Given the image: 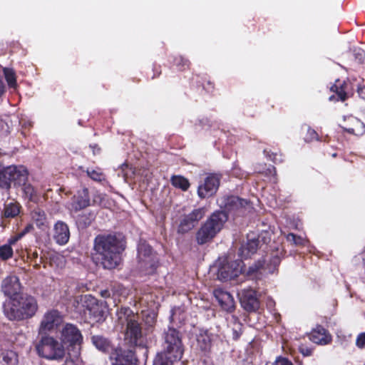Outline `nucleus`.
I'll use <instances>...</instances> for the list:
<instances>
[{
    "mask_svg": "<svg viewBox=\"0 0 365 365\" xmlns=\"http://www.w3.org/2000/svg\"><path fill=\"white\" fill-rule=\"evenodd\" d=\"M125 247V237L120 232L99 234L93 240L91 259L105 269H115L122 262Z\"/></svg>",
    "mask_w": 365,
    "mask_h": 365,
    "instance_id": "f03ea898",
    "label": "nucleus"
},
{
    "mask_svg": "<svg viewBox=\"0 0 365 365\" xmlns=\"http://www.w3.org/2000/svg\"><path fill=\"white\" fill-rule=\"evenodd\" d=\"M286 240L295 246H304L305 245V240L303 237L292 232L286 235Z\"/></svg>",
    "mask_w": 365,
    "mask_h": 365,
    "instance_id": "58836bf2",
    "label": "nucleus"
},
{
    "mask_svg": "<svg viewBox=\"0 0 365 365\" xmlns=\"http://www.w3.org/2000/svg\"><path fill=\"white\" fill-rule=\"evenodd\" d=\"M272 169L275 171V168L274 166L272 167Z\"/></svg>",
    "mask_w": 365,
    "mask_h": 365,
    "instance_id": "e2e57ef3",
    "label": "nucleus"
},
{
    "mask_svg": "<svg viewBox=\"0 0 365 365\" xmlns=\"http://www.w3.org/2000/svg\"><path fill=\"white\" fill-rule=\"evenodd\" d=\"M135 352L118 346L109 355L110 365H135Z\"/></svg>",
    "mask_w": 365,
    "mask_h": 365,
    "instance_id": "2eb2a0df",
    "label": "nucleus"
},
{
    "mask_svg": "<svg viewBox=\"0 0 365 365\" xmlns=\"http://www.w3.org/2000/svg\"><path fill=\"white\" fill-rule=\"evenodd\" d=\"M359 95L364 99H365V88H358Z\"/></svg>",
    "mask_w": 365,
    "mask_h": 365,
    "instance_id": "13d9d810",
    "label": "nucleus"
},
{
    "mask_svg": "<svg viewBox=\"0 0 365 365\" xmlns=\"http://www.w3.org/2000/svg\"><path fill=\"white\" fill-rule=\"evenodd\" d=\"M183 334L178 329L168 327L162 334L161 350L153 359V365H174L185 353Z\"/></svg>",
    "mask_w": 365,
    "mask_h": 365,
    "instance_id": "7ed1b4c3",
    "label": "nucleus"
},
{
    "mask_svg": "<svg viewBox=\"0 0 365 365\" xmlns=\"http://www.w3.org/2000/svg\"><path fill=\"white\" fill-rule=\"evenodd\" d=\"M281 262L280 258L277 256H273L270 258L268 263L265 262V270L268 273L272 274L277 269Z\"/></svg>",
    "mask_w": 365,
    "mask_h": 365,
    "instance_id": "4c0bfd02",
    "label": "nucleus"
},
{
    "mask_svg": "<svg viewBox=\"0 0 365 365\" xmlns=\"http://www.w3.org/2000/svg\"><path fill=\"white\" fill-rule=\"evenodd\" d=\"M268 156L269 159L274 163L282 162L281 155H279L277 153H272L271 154H268Z\"/></svg>",
    "mask_w": 365,
    "mask_h": 365,
    "instance_id": "864d4df0",
    "label": "nucleus"
},
{
    "mask_svg": "<svg viewBox=\"0 0 365 365\" xmlns=\"http://www.w3.org/2000/svg\"><path fill=\"white\" fill-rule=\"evenodd\" d=\"M14 251L9 245H4L0 246V259L6 261L13 257Z\"/></svg>",
    "mask_w": 365,
    "mask_h": 365,
    "instance_id": "ea45409f",
    "label": "nucleus"
},
{
    "mask_svg": "<svg viewBox=\"0 0 365 365\" xmlns=\"http://www.w3.org/2000/svg\"><path fill=\"white\" fill-rule=\"evenodd\" d=\"M13 166L0 165V188L9 192L13 183Z\"/></svg>",
    "mask_w": 365,
    "mask_h": 365,
    "instance_id": "393cba45",
    "label": "nucleus"
},
{
    "mask_svg": "<svg viewBox=\"0 0 365 365\" xmlns=\"http://www.w3.org/2000/svg\"><path fill=\"white\" fill-rule=\"evenodd\" d=\"M300 352L304 355V356H310L312 353V349H309V348H307V347H301L300 348Z\"/></svg>",
    "mask_w": 365,
    "mask_h": 365,
    "instance_id": "4d7b16f0",
    "label": "nucleus"
},
{
    "mask_svg": "<svg viewBox=\"0 0 365 365\" xmlns=\"http://www.w3.org/2000/svg\"><path fill=\"white\" fill-rule=\"evenodd\" d=\"M213 294L221 309L228 313H232L235 309V303L231 294L222 288L214 290Z\"/></svg>",
    "mask_w": 365,
    "mask_h": 365,
    "instance_id": "6ab92c4d",
    "label": "nucleus"
},
{
    "mask_svg": "<svg viewBox=\"0 0 365 365\" xmlns=\"http://www.w3.org/2000/svg\"><path fill=\"white\" fill-rule=\"evenodd\" d=\"M27 257L30 260L35 263L34 267L36 268H38L39 267V264L42 262V257H41L39 263H37L36 260L38 257V254L37 250L35 249L34 250H27Z\"/></svg>",
    "mask_w": 365,
    "mask_h": 365,
    "instance_id": "c03bdc74",
    "label": "nucleus"
},
{
    "mask_svg": "<svg viewBox=\"0 0 365 365\" xmlns=\"http://www.w3.org/2000/svg\"><path fill=\"white\" fill-rule=\"evenodd\" d=\"M53 238L59 245H65L68 242L70 230L66 222L58 220L54 224Z\"/></svg>",
    "mask_w": 365,
    "mask_h": 365,
    "instance_id": "4be33fe9",
    "label": "nucleus"
},
{
    "mask_svg": "<svg viewBox=\"0 0 365 365\" xmlns=\"http://www.w3.org/2000/svg\"><path fill=\"white\" fill-rule=\"evenodd\" d=\"M90 148L92 149L93 155L98 154L101 152V148L98 144L90 145Z\"/></svg>",
    "mask_w": 365,
    "mask_h": 365,
    "instance_id": "6e6d98bb",
    "label": "nucleus"
},
{
    "mask_svg": "<svg viewBox=\"0 0 365 365\" xmlns=\"http://www.w3.org/2000/svg\"><path fill=\"white\" fill-rule=\"evenodd\" d=\"M2 365H17L19 363L18 354L11 350H6L1 354Z\"/></svg>",
    "mask_w": 365,
    "mask_h": 365,
    "instance_id": "2f4dec72",
    "label": "nucleus"
},
{
    "mask_svg": "<svg viewBox=\"0 0 365 365\" xmlns=\"http://www.w3.org/2000/svg\"><path fill=\"white\" fill-rule=\"evenodd\" d=\"M212 341L207 334H200L197 338V346L201 351L207 353L210 351Z\"/></svg>",
    "mask_w": 365,
    "mask_h": 365,
    "instance_id": "72a5a7b5",
    "label": "nucleus"
},
{
    "mask_svg": "<svg viewBox=\"0 0 365 365\" xmlns=\"http://www.w3.org/2000/svg\"><path fill=\"white\" fill-rule=\"evenodd\" d=\"M0 131L3 135H8L11 132L8 123L3 120H0Z\"/></svg>",
    "mask_w": 365,
    "mask_h": 365,
    "instance_id": "8fccbe9b",
    "label": "nucleus"
},
{
    "mask_svg": "<svg viewBox=\"0 0 365 365\" xmlns=\"http://www.w3.org/2000/svg\"><path fill=\"white\" fill-rule=\"evenodd\" d=\"M334 98H335L334 96H331L329 97V100L330 101H332Z\"/></svg>",
    "mask_w": 365,
    "mask_h": 365,
    "instance_id": "680f3d73",
    "label": "nucleus"
},
{
    "mask_svg": "<svg viewBox=\"0 0 365 365\" xmlns=\"http://www.w3.org/2000/svg\"><path fill=\"white\" fill-rule=\"evenodd\" d=\"M170 182L173 186L182 191L188 190L190 187L188 179L182 175H173L170 178Z\"/></svg>",
    "mask_w": 365,
    "mask_h": 365,
    "instance_id": "473e14b6",
    "label": "nucleus"
},
{
    "mask_svg": "<svg viewBox=\"0 0 365 365\" xmlns=\"http://www.w3.org/2000/svg\"><path fill=\"white\" fill-rule=\"evenodd\" d=\"M22 238V236L19 233H17L16 235L14 236H11L9 240H8V243L7 245H9L10 247H11V245H15L20 239Z\"/></svg>",
    "mask_w": 365,
    "mask_h": 365,
    "instance_id": "3c124183",
    "label": "nucleus"
},
{
    "mask_svg": "<svg viewBox=\"0 0 365 365\" xmlns=\"http://www.w3.org/2000/svg\"><path fill=\"white\" fill-rule=\"evenodd\" d=\"M61 343L67 346L81 345L83 336L79 329L74 324L67 323L61 331Z\"/></svg>",
    "mask_w": 365,
    "mask_h": 365,
    "instance_id": "f8f14e48",
    "label": "nucleus"
},
{
    "mask_svg": "<svg viewBox=\"0 0 365 365\" xmlns=\"http://www.w3.org/2000/svg\"><path fill=\"white\" fill-rule=\"evenodd\" d=\"M205 214L206 209L205 207H202L195 208L188 214L184 215L178 225V232L182 235L187 233L198 225Z\"/></svg>",
    "mask_w": 365,
    "mask_h": 365,
    "instance_id": "9d476101",
    "label": "nucleus"
},
{
    "mask_svg": "<svg viewBox=\"0 0 365 365\" xmlns=\"http://www.w3.org/2000/svg\"><path fill=\"white\" fill-rule=\"evenodd\" d=\"M91 205V200L88 189L83 187L73 197L71 206L76 211H80Z\"/></svg>",
    "mask_w": 365,
    "mask_h": 365,
    "instance_id": "5701e85b",
    "label": "nucleus"
},
{
    "mask_svg": "<svg viewBox=\"0 0 365 365\" xmlns=\"http://www.w3.org/2000/svg\"><path fill=\"white\" fill-rule=\"evenodd\" d=\"M318 134L312 128H308L306 136L304 137V140L306 142H311L314 140H317Z\"/></svg>",
    "mask_w": 365,
    "mask_h": 365,
    "instance_id": "a18cd8bd",
    "label": "nucleus"
},
{
    "mask_svg": "<svg viewBox=\"0 0 365 365\" xmlns=\"http://www.w3.org/2000/svg\"><path fill=\"white\" fill-rule=\"evenodd\" d=\"M242 261H231L223 265L219 269V277L222 280L234 279L243 272L241 266Z\"/></svg>",
    "mask_w": 365,
    "mask_h": 365,
    "instance_id": "dca6fc26",
    "label": "nucleus"
},
{
    "mask_svg": "<svg viewBox=\"0 0 365 365\" xmlns=\"http://www.w3.org/2000/svg\"><path fill=\"white\" fill-rule=\"evenodd\" d=\"M13 166V184L15 187H19L21 185H24L26 182L29 181V172L28 169L24 165H14Z\"/></svg>",
    "mask_w": 365,
    "mask_h": 365,
    "instance_id": "a878e982",
    "label": "nucleus"
},
{
    "mask_svg": "<svg viewBox=\"0 0 365 365\" xmlns=\"http://www.w3.org/2000/svg\"><path fill=\"white\" fill-rule=\"evenodd\" d=\"M21 209V204L17 201L5 202L1 212V218H15L20 214Z\"/></svg>",
    "mask_w": 365,
    "mask_h": 365,
    "instance_id": "cd10ccee",
    "label": "nucleus"
},
{
    "mask_svg": "<svg viewBox=\"0 0 365 365\" xmlns=\"http://www.w3.org/2000/svg\"><path fill=\"white\" fill-rule=\"evenodd\" d=\"M355 344L359 349H365V331L358 334Z\"/></svg>",
    "mask_w": 365,
    "mask_h": 365,
    "instance_id": "49530a36",
    "label": "nucleus"
},
{
    "mask_svg": "<svg viewBox=\"0 0 365 365\" xmlns=\"http://www.w3.org/2000/svg\"><path fill=\"white\" fill-rule=\"evenodd\" d=\"M3 73L9 88L17 86L16 76L14 70L11 68H4Z\"/></svg>",
    "mask_w": 365,
    "mask_h": 365,
    "instance_id": "e433bc0d",
    "label": "nucleus"
},
{
    "mask_svg": "<svg viewBox=\"0 0 365 365\" xmlns=\"http://www.w3.org/2000/svg\"><path fill=\"white\" fill-rule=\"evenodd\" d=\"M1 289L5 296L11 299L21 294L22 285L17 276L9 274L2 280Z\"/></svg>",
    "mask_w": 365,
    "mask_h": 365,
    "instance_id": "4468645a",
    "label": "nucleus"
},
{
    "mask_svg": "<svg viewBox=\"0 0 365 365\" xmlns=\"http://www.w3.org/2000/svg\"><path fill=\"white\" fill-rule=\"evenodd\" d=\"M145 322H146V324H148V325L150 327H153L155 324V317L154 316L150 317V315H148L146 317Z\"/></svg>",
    "mask_w": 365,
    "mask_h": 365,
    "instance_id": "5fc2aeb1",
    "label": "nucleus"
},
{
    "mask_svg": "<svg viewBox=\"0 0 365 365\" xmlns=\"http://www.w3.org/2000/svg\"><path fill=\"white\" fill-rule=\"evenodd\" d=\"M203 88L207 93H212L215 90V83L210 79L205 80V83H202Z\"/></svg>",
    "mask_w": 365,
    "mask_h": 365,
    "instance_id": "09e8293b",
    "label": "nucleus"
},
{
    "mask_svg": "<svg viewBox=\"0 0 365 365\" xmlns=\"http://www.w3.org/2000/svg\"><path fill=\"white\" fill-rule=\"evenodd\" d=\"M38 355L48 360L61 361L66 356L63 344L50 336H41L36 346Z\"/></svg>",
    "mask_w": 365,
    "mask_h": 365,
    "instance_id": "423d86ee",
    "label": "nucleus"
},
{
    "mask_svg": "<svg viewBox=\"0 0 365 365\" xmlns=\"http://www.w3.org/2000/svg\"><path fill=\"white\" fill-rule=\"evenodd\" d=\"M270 235L268 232H262L257 237H251L247 235L246 244L242 245L238 252V255L242 259L250 258L263 245H267L270 242Z\"/></svg>",
    "mask_w": 365,
    "mask_h": 365,
    "instance_id": "1a4fd4ad",
    "label": "nucleus"
},
{
    "mask_svg": "<svg viewBox=\"0 0 365 365\" xmlns=\"http://www.w3.org/2000/svg\"><path fill=\"white\" fill-rule=\"evenodd\" d=\"M19 187H21L25 198L28 199L29 201H34L36 199V190L28 181L26 182L24 185H21Z\"/></svg>",
    "mask_w": 365,
    "mask_h": 365,
    "instance_id": "c9c22d12",
    "label": "nucleus"
},
{
    "mask_svg": "<svg viewBox=\"0 0 365 365\" xmlns=\"http://www.w3.org/2000/svg\"><path fill=\"white\" fill-rule=\"evenodd\" d=\"M105 306L102 302H99L91 295V304H89L88 312H87L86 320L100 322L105 320Z\"/></svg>",
    "mask_w": 365,
    "mask_h": 365,
    "instance_id": "a211bd4d",
    "label": "nucleus"
},
{
    "mask_svg": "<svg viewBox=\"0 0 365 365\" xmlns=\"http://www.w3.org/2000/svg\"><path fill=\"white\" fill-rule=\"evenodd\" d=\"M138 253L140 267L145 274L151 275L155 274L159 261L156 255L153 252L152 247L145 241L140 242L138 247Z\"/></svg>",
    "mask_w": 365,
    "mask_h": 365,
    "instance_id": "0eeeda50",
    "label": "nucleus"
},
{
    "mask_svg": "<svg viewBox=\"0 0 365 365\" xmlns=\"http://www.w3.org/2000/svg\"><path fill=\"white\" fill-rule=\"evenodd\" d=\"M96 219V213L93 211L83 212L76 217V224L78 228L86 229L89 227Z\"/></svg>",
    "mask_w": 365,
    "mask_h": 365,
    "instance_id": "c756f323",
    "label": "nucleus"
},
{
    "mask_svg": "<svg viewBox=\"0 0 365 365\" xmlns=\"http://www.w3.org/2000/svg\"><path fill=\"white\" fill-rule=\"evenodd\" d=\"M38 310L37 299L29 294H21L3 304L5 317L10 321L21 322L33 318Z\"/></svg>",
    "mask_w": 365,
    "mask_h": 365,
    "instance_id": "20e7f679",
    "label": "nucleus"
},
{
    "mask_svg": "<svg viewBox=\"0 0 365 365\" xmlns=\"http://www.w3.org/2000/svg\"><path fill=\"white\" fill-rule=\"evenodd\" d=\"M261 270H265V259L264 257L258 259L252 265L250 266L247 269H244L247 277H256L257 274L261 273Z\"/></svg>",
    "mask_w": 365,
    "mask_h": 365,
    "instance_id": "7c9ffc66",
    "label": "nucleus"
},
{
    "mask_svg": "<svg viewBox=\"0 0 365 365\" xmlns=\"http://www.w3.org/2000/svg\"><path fill=\"white\" fill-rule=\"evenodd\" d=\"M101 294L104 298H108L110 296V292L107 289L101 291Z\"/></svg>",
    "mask_w": 365,
    "mask_h": 365,
    "instance_id": "bf43d9fd",
    "label": "nucleus"
},
{
    "mask_svg": "<svg viewBox=\"0 0 365 365\" xmlns=\"http://www.w3.org/2000/svg\"><path fill=\"white\" fill-rule=\"evenodd\" d=\"M272 365H294L292 361L284 356H278Z\"/></svg>",
    "mask_w": 365,
    "mask_h": 365,
    "instance_id": "de8ad7c7",
    "label": "nucleus"
},
{
    "mask_svg": "<svg viewBox=\"0 0 365 365\" xmlns=\"http://www.w3.org/2000/svg\"><path fill=\"white\" fill-rule=\"evenodd\" d=\"M31 219L36 226L42 231H46L49 228V222L44 210L37 207L31 213Z\"/></svg>",
    "mask_w": 365,
    "mask_h": 365,
    "instance_id": "bb28decb",
    "label": "nucleus"
},
{
    "mask_svg": "<svg viewBox=\"0 0 365 365\" xmlns=\"http://www.w3.org/2000/svg\"><path fill=\"white\" fill-rule=\"evenodd\" d=\"M311 341L319 345H328L332 341V336L329 331L322 325H317L309 336Z\"/></svg>",
    "mask_w": 365,
    "mask_h": 365,
    "instance_id": "aec40b11",
    "label": "nucleus"
},
{
    "mask_svg": "<svg viewBox=\"0 0 365 365\" xmlns=\"http://www.w3.org/2000/svg\"><path fill=\"white\" fill-rule=\"evenodd\" d=\"M162 73L161 66L159 64L154 63L151 68L150 73H147L148 78L154 79L159 77Z\"/></svg>",
    "mask_w": 365,
    "mask_h": 365,
    "instance_id": "37998d69",
    "label": "nucleus"
},
{
    "mask_svg": "<svg viewBox=\"0 0 365 365\" xmlns=\"http://www.w3.org/2000/svg\"><path fill=\"white\" fill-rule=\"evenodd\" d=\"M348 83L346 81H341L336 79L335 83L331 86L330 90L337 95V101H345L349 98L347 93Z\"/></svg>",
    "mask_w": 365,
    "mask_h": 365,
    "instance_id": "c85d7f7f",
    "label": "nucleus"
},
{
    "mask_svg": "<svg viewBox=\"0 0 365 365\" xmlns=\"http://www.w3.org/2000/svg\"><path fill=\"white\" fill-rule=\"evenodd\" d=\"M65 363H66V364H67V363H68V359H66Z\"/></svg>",
    "mask_w": 365,
    "mask_h": 365,
    "instance_id": "0e129e2a",
    "label": "nucleus"
},
{
    "mask_svg": "<svg viewBox=\"0 0 365 365\" xmlns=\"http://www.w3.org/2000/svg\"><path fill=\"white\" fill-rule=\"evenodd\" d=\"M91 342L93 346L100 351L104 354H110L116 349L111 342V341L100 334L93 335L91 336Z\"/></svg>",
    "mask_w": 365,
    "mask_h": 365,
    "instance_id": "b1692460",
    "label": "nucleus"
},
{
    "mask_svg": "<svg viewBox=\"0 0 365 365\" xmlns=\"http://www.w3.org/2000/svg\"><path fill=\"white\" fill-rule=\"evenodd\" d=\"M119 319H125L126 327L124 340L130 347L143 346V333L142 323L139 316L128 307H122L118 312Z\"/></svg>",
    "mask_w": 365,
    "mask_h": 365,
    "instance_id": "39448f33",
    "label": "nucleus"
},
{
    "mask_svg": "<svg viewBox=\"0 0 365 365\" xmlns=\"http://www.w3.org/2000/svg\"><path fill=\"white\" fill-rule=\"evenodd\" d=\"M218 202L223 210L212 212L195 233V240L199 245L212 241L227 221L228 213L235 214L250 204V201L235 195H224Z\"/></svg>",
    "mask_w": 365,
    "mask_h": 365,
    "instance_id": "f257e3e1",
    "label": "nucleus"
},
{
    "mask_svg": "<svg viewBox=\"0 0 365 365\" xmlns=\"http://www.w3.org/2000/svg\"><path fill=\"white\" fill-rule=\"evenodd\" d=\"M222 175L220 173H210L201 181L197 189L200 199H207L216 195L220 186Z\"/></svg>",
    "mask_w": 365,
    "mask_h": 365,
    "instance_id": "6e6552de",
    "label": "nucleus"
},
{
    "mask_svg": "<svg viewBox=\"0 0 365 365\" xmlns=\"http://www.w3.org/2000/svg\"><path fill=\"white\" fill-rule=\"evenodd\" d=\"M87 175L94 181L101 182L104 180V175L100 168L86 170Z\"/></svg>",
    "mask_w": 365,
    "mask_h": 365,
    "instance_id": "a19ab883",
    "label": "nucleus"
},
{
    "mask_svg": "<svg viewBox=\"0 0 365 365\" xmlns=\"http://www.w3.org/2000/svg\"><path fill=\"white\" fill-rule=\"evenodd\" d=\"M339 126L349 134L361 136L365 133V124L359 118L350 115L344 116Z\"/></svg>",
    "mask_w": 365,
    "mask_h": 365,
    "instance_id": "ddd939ff",
    "label": "nucleus"
},
{
    "mask_svg": "<svg viewBox=\"0 0 365 365\" xmlns=\"http://www.w3.org/2000/svg\"><path fill=\"white\" fill-rule=\"evenodd\" d=\"M63 322V317L57 309H50L44 313L38 327L39 334H46L57 329Z\"/></svg>",
    "mask_w": 365,
    "mask_h": 365,
    "instance_id": "9b49d317",
    "label": "nucleus"
},
{
    "mask_svg": "<svg viewBox=\"0 0 365 365\" xmlns=\"http://www.w3.org/2000/svg\"><path fill=\"white\" fill-rule=\"evenodd\" d=\"M172 63L179 71H185L188 69L190 66V62L188 59L184 58L182 56H175L172 57Z\"/></svg>",
    "mask_w": 365,
    "mask_h": 365,
    "instance_id": "f704fd0d",
    "label": "nucleus"
},
{
    "mask_svg": "<svg viewBox=\"0 0 365 365\" xmlns=\"http://www.w3.org/2000/svg\"><path fill=\"white\" fill-rule=\"evenodd\" d=\"M242 308L248 312H256L259 307V300L253 289H244L240 298Z\"/></svg>",
    "mask_w": 365,
    "mask_h": 365,
    "instance_id": "f3484780",
    "label": "nucleus"
},
{
    "mask_svg": "<svg viewBox=\"0 0 365 365\" xmlns=\"http://www.w3.org/2000/svg\"><path fill=\"white\" fill-rule=\"evenodd\" d=\"M91 294L79 295L72 301V309L75 313L78 316L86 320L87 312L89 309V304H91Z\"/></svg>",
    "mask_w": 365,
    "mask_h": 365,
    "instance_id": "412c9836",
    "label": "nucleus"
},
{
    "mask_svg": "<svg viewBox=\"0 0 365 365\" xmlns=\"http://www.w3.org/2000/svg\"><path fill=\"white\" fill-rule=\"evenodd\" d=\"M353 56L354 61L358 64L365 63V51L361 48H356L353 51Z\"/></svg>",
    "mask_w": 365,
    "mask_h": 365,
    "instance_id": "79ce46f5",
    "label": "nucleus"
},
{
    "mask_svg": "<svg viewBox=\"0 0 365 365\" xmlns=\"http://www.w3.org/2000/svg\"><path fill=\"white\" fill-rule=\"evenodd\" d=\"M34 230V225L32 223L27 224L25 227L19 232V234L22 236V237L26 234L31 232Z\"/></svg>",
    "mask_w": 365,
    "mask_h": 365,
    "instance_id": "603ef678",
    "label": "nucleus"
},
{
    "mask_svg": "<svg viewBox=\"0 0 365 365\" xmlns=\"http://www.w3.org/2000/svg\"><path fill=\"white\" fill-rule=\"evenodd\" d=\"M239 337H240V334L237 333V331H234V332H233V339L235 340H237L239 339Z\"/></svg>",
    "mask_w": 365,
    "mask_h": 365,
    "instance_id": "052dcab7",
    "label": "nucleus"
}]
</instances>
